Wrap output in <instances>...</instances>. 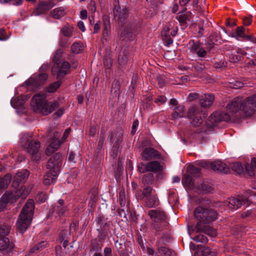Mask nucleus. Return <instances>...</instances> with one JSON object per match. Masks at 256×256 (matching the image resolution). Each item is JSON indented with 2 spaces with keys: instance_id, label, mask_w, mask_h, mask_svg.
<instances>
[{
  "instance_id": "obj_1",
  "label": "nucleus",
  "mask_w": 256,
  "mask_h": 256,
  "mask_svg": "<svg viewBox=\"0 0 256 256\" xmlns=\"http://www.w3.org/2000/svg\"><path fill=\"white\" fill-rule=\"evenodd\" d=\"M256 108V93L243 100L242 97L234 98L226 106V112H216L212 113L206 122L209 128L216 126L221 121L236 120L242 114L250 116Z\"/></svg>"
},
{
  "instance_id": "obj_2",
  "label": "nucleus",
  "mask_w": 256,
  "mask_h": 256,
  "mask_svg": "<svg viewBox=\"0 0 256 256\" xmlns=\"http://www.w3.org/2000/svg\"><path fill=\"white\" fill-rule=\"evenodd\" d=\"M30 104L34 112L44 116L52 112L59 106L58 101L48 103L46 100V94L43 92L35 94L32 99Z\"/></svg>"
},
{
  "instance_id": "obj_3",
  "label": "nucleus",
  "mask_w": 256,
  "mask_h": 256,
  "mask_svg": "<svg viewBox=\"0 0 256 256\" xmlns=\"http://www.w3.org/2000/svg\"><path fill=\"white\" fill-rule=\"evenodd\" d=\"M34 208V201L28 200L22 209L16 222L17 228L20 233L23 234L30 225Z\"/></svg>"
},
{
  "instance_id": "obj_4",
  "label": "nucleus",
  "mask_w": 256,
  "mask_h": 256,
  "mask_svg": "<svg viewBox=\"0 0 256 256\" xmlns=\"http://www.w3.org/2000/svg\"><path fill=\"white\" fill-rule=\"evenodd\" d=\"M188 117L190 120V124L194 127H200L196 132L200 134L207 131V128L202 126L206 115L204 113L202 108L200 106H192L190 107L188 112Z\"/></svg>"
},
{
  "instance_id": "obj_5",
  "label": "nucleus",
  "mask_w": 256,
  "mask_h": 256,
  "mask_svg": "<svg viewBox=\"0 0 256 256\" xmlns=\"http://www.w3.org/2000/svg\"><path fill=\"white\" fill-rule=\"evenodd\" d=\"M70 129L67 128L65 130L63 136L62 140H59L60 133L56 130H50L48 134V140L50 144L46 150V154L48 156L51 155L54 152L58 150L60 145L66 140L70 134Z\"/></svg>"
},
{
  "instance_id": "obj_6",
  "label": "nucleus",
  "mask_w": 256,
  "mask_h": 256,
  "mask_svg": "<svg viewBox=\"0 0 256 256\" xmlns=\"http://www.w3.org/2000/svg\"><path fill=\"white\" fill-rule=\"evenodd\" d=\"M194 215L201 224H208L217 218L218 214L212 208L200 206L195 208Z\"/></svg>"
},
{
  "instance_id": "obj_7",
  "label": "nucleus",
  "mask_w": 256,
  "mask_h": 256,
  "mask_svg": "<svg viewBox=\"0 0 256 256\" xmlns=\"http://www.w3.org/2000/svg\"><path fill=\"white\" fill-rule=\"evenodd\" d=\"M20 144L30 155L36 154L40 149V143L38 140L32 139V134H24L20 138Z\"/></svg>"
},
{
  "instance_id": "obj_8",
  "label": "nucleus",
  "mask_w": 256,
  "mask_h": 256,
  "mask_svg": "<svg viewBox=\"0 0 256 256\" xmlns=\"http://www.w3.org/2000/svg\"><path fill=\"white\" fill-rule=\"evenodd\" d=\"M250 200L248 198L240 196L238 198H230L224 202L223 204L227 208L228 210H233L238 209L242 206L246 208L250 205Z\"/></svg>"
},
{
  "instance_id": "obj_9",
  "label": "nucleus",
  "mask_w": 256,
  "mask_h": 256,
  "mask_svg": "<svg viewBox=\"0 0 256 256\" xmlns=\"http://www.w3.org/2000/svg\"><path fill=\"white\" fill-rule=\"evenodd\" d=\"M48 74L46 72H40L39 74L36 76H32L29 78L26 82V84L29 88L32 90L40 88L48 78Z\"/></svg>"
},
{
  "instance_id": "obj_10",
  "label": "nucleus",
  "mask_w": 256,
  "mask_h": 256,
  "mask_svg": "<svg viewBox=\"0 0 256 256\" xmlns=\"http://www.w3.org/2000/svg\"><path fill=\"white\" fill-rule=\"evenodd\" d=\"M188 233L190 236H192L194 233H198L200 232H204L206 234L214 237L216 236V230L208 226L204 225L200 222H198L194 226L188 228Z\"/></svg>"
},
{
  "instance_id": "obj_11",
  "label": "nucleus",
  "mask_w": 256,
  "mask_h": 256,
  "mask_svg": "<svg viewBox=\"0 0 256 256\" xmlns=\"http://www.w3.org/2000/svg\"><path fill=\"white\" fill-rule=\"evenodd\" d=\"M198 165L204 168H210L214 171H218L224 173H227L228 172V168L226 164L219 160L215 161L210 164H208L205 161H201L198 162Z\"/></svg>"
},
{
  "instance_id": "obj_12",
  "label": "nucleus",
  "mask_w": 256,
  "mask_h": 256,
  "mask_svg": "<svg viewBox=\"0 0 256 256\" xmlns=\"http://www.w3.org/2000/svg\"><path fill=\"white\" fill-rule=\"evenodd\" d=\"M70 68V64L68 62L62 61L54 66L52 68V73L54 74L56 72L58 78H61L68 73Z\"/></svg>"
},
{
  "instance_id": "obj_13",
  "label": "nucleus",
  "mask_w": 256,
  "mask_h": 256,
  "mask_svg": "<svg viewBox=\"0 0 256 256\" xmlns=\"http://www.w3.org/2000/svg\"><path fill=\"white\" fill-rule=\"evenodd\" d=\"M62 163V155L59 153H56L48 160L46 167L49 170L56 171V172L58 173Z\"/></svg>"
},
{
  "instance_id": "obj_14",
  "label": "nucleus",
  "mask_w": 256,
  "mask_h": 256,
  "mask_svg": "<svg viewBox=\"0 0 256 256\" xmlns=\"http://www.w3.org/2000/svg\"><path fill=\"white\" fill-rule=\"evenodd\" d=\"M67 210V206L64 200H59L57 203L52 206V214L56 218H60L64 215Z\"/></svg>"
},
{
  "instance_id": "obj_15",
  "label": "nucleus",
  "mask_w": 256,
  "mask_h": 256,
  "mask_svg": "<svg viewBox=\"0 0 256 256\" xmlns=\"http://www.w3.org/2000/svg\"><path fill=\"white\" fill-rule=\"evenodd\" d=\"M13 247V244L10 242L8 238L6 237L0 238V251L3 254L10 256Z\"/></svg>"
},
{
  "instance_id": "obj_16",
  "label": "nucleus",
  "mask_w": 256,
  "mask_h": 256,
  "mask_svg": "<svg viewBox=\"0 0 256 256\" xmlns=\"http://www.w3.org/2000/svg\"><path fill=\"white\" fill-rule=\"evenodd\" d=\"M148 215L154 223L162 222L166 219L164 212L158 210H150L148 212Z\"/></svg>"
},
{
  "instance_id": "obj_17",
  "label": "nucleus",
  "mask_w": 256,
  "mask_h": 256,
  "mask_svg": "<svg viewBox=\"0 0 256 256\" xmlns=\"http://www.w3.org/2000/svg\"><path fill=\"white\" fill-rule=\"evenodd\" d=\"M142 160H148L152 159H158L160 154L158 151L152 148H145L142 153Z\"/></svg>"
},
{
  "instance_id": "obj_18",
  "label": "nucleus",
  "mask_w": 256,
  "mask_h": 256,
  "mask_svg": "<svg viewBox=\"0 0 256 256\" xmlns=\"http://www.w3.org/2000/svg\"><path fill=\"white\" fill-rule=\"evenodd\" d=\"M56 172L48 170L44 176L43 182L44 184L48 186L56 182L58 174Z\"/></svg>"
},
{
  "instance_id": "obj_19",
  "label": "nucleus",
  "mask_w": 256,
  "mask_h": 256,
  "mask_svg": "<svg viewBox=\"0 0 256 256\" xmlns=\"http://www.w3.org/2000/svg\"><path fill=\"white\" fill-rule=\"evenodd\" d=\"M54 6V4L52 0L42 2L38 5L36 10L38 14H42L52 8Z\"/></svg>"
},
{
  "instance_id": "obj_20",
  "label": "nucleus",
  "mask_w": 256,
  "mask_h": 256,
  "mask_svg": "<svg viewBox=\"0 0 256 256\" xmlns=\"http://www.w3.org/2000/svg\"><path fill=\"white\" fill-rule=\"evenodd\" d=\"M114 15L116 18L120 22H123L128 17V10L126 8H118L114 10Z\"/></svg>"
},
{
  "instance_id": "obj_21",
  "label": "nucleus",
  "mask_w": 256,
  "mask_h": 256,
  "mask_svg": "<svg viewBox=\"0 0 256 256\" xmlns=\"http://www.w3.org/2000/svg\"><path fill=\"white\" fill-rule=\"evenodd\" d=\"M214 96L210 94H204L200 98V104L204 108H207L212 104Z\"/></svg>"
},
{
  "instance_id": "obj_22",
  "label": "nucleus",
  "mask_w": 256,
  "mask_h": 256,
  "mask_svg": "<svg viewBox=\"0 0 256 256\" xmlns=\"http://www.w3.org/2000/svg\"><path fill=\"white\" fill-rule=\"evenodd\" d=\"M13 197V194L12 192H6L0 199V212L6 207L7 204L11 201V199Z\"/></svg>"
},
{
  "instance_id": "obj_23",
  "label": "nucleus",
  "mask_w": 256,
  "mask_h": 256,
  "mask_svg": "<svg viewBox=\"0 0 256 256\" xmlns=\"http://www.w3.org/2000/svg\"><path fill=\"white\" fill-rule=\"evenodd\" d=\"M172 114V119L177 120L184 117V106L183 105H179L174 109Z\"/></svg>"
},
{
  "instance_id": "obj_24",
  "label": "nucleus",
  "mask_w": 256,
  "mask_h": 256,
  "mask_svg": "<svg viewBox=\"0 0 256 256\" xmlns=\"http://www.w3.org/2000/svg\"><path fill=\"white\" fill-rule=\"evenodd\" d=\"M148 172H158L162 171V166L158 161H152L147 163Z\"/></svg>"
},
{
  "instance_id": "obj_25",
  "label": "nucleus",
  "mask_w": 256,
  "mask_h": 256,
  "mask_svg": "<svg viewBox=\"0 0 256 256\" xmlns=\"http://www.w3.org/2000/svg\"><path fill=\"white\" fill-rule=\"evenodd\" d=\"M145 204L148 208L154 207L158 204V200L156 194H152L146 197L145 200Z\"/></svg>"
},
{
  "instance_id": "obj_26",
  "label": "nucleus",
  "mask_w": 256,
  "mask_h": 256,
  "mask_svg": "<svg viewBox=\"0 0 256 256\" xmlns=\"http://www.w3.org/2000/svg\"><path fill=\"white\" fill-rule=\"evenodd\" d=\"M12 175L8 174L0 180V193L7 188L12 180Z\"/></svg>"
},
{
  "instance_id": "obj_27",
  "label": "nucleus",
  "mask_w": 256,
  "mask_h": 256,
  "mask_svg": "<svg viewBox=\"0 0 256 256\" xmlns=\"http://www.w3.org/2000/svg\"><path fill=\"white\" fill-rule=\"evenodd\" d=\"M29 175V172L27 170L18 172L14 178V183L18 184L22 180L26 179Z\"/></svg>"
},
{
  "instance_id": "obj_28",
  "label": "nucleus",
  "mask_w": 256,
  "mask_h": 256,
  "mask_svg": "<svg viewBox=\"0 0 256 256\" xmlns=\"http://www.w3.org/2000/svg\"><path fill=\"white\" fill-rule=\"evenodd\" d=\"M26 98L24 96H20L16 98H12L10 100L12 106L14 108H16L20 106H22L25 101Z\"/></svg>"
},
{
  "instance_id": "obj_29",
  "label": "nucleus",
  "mask_w": 256,
  "mask_h": 256,
  "mask_svg": "<svg viewBox=\"0 0 256 256\" xmlns=\"http://www.w3.org/2000/svg\"><path fill=\"white\" fill-rule=\"evenodd\" d=\"M65 14V9L63 7L56 8L50 12L51 16L55 19H60Z\"/></svg>"
},
{
  "instance_id": "obj_30",
  "label": "nucleus",
  "mask_w": 256,
  "mask_h": 256,
  "mask_svg": "<svg viewBox=\"0 0 256 256\" xmlns=\"http://www.w3.org/2000/svg\"><path fill=\"white\" fill-rule=\"evenodd\" d=\"M197 189L198 192H211L214 190L212 186L207 182H204L198 186Z\"/></svg>"
},
{
  "instance_id": "obj_31",
  "label": "nucleus",
  "mask_w": 256,
  "mask_h": 256,
  "mask_svg": "<svg viewBox=\"0 0 256 256\" xmlns=\"http://www.w3.org/2000/svg\"><path fill=\"white\" fill-rule=\"evenodd\" d=\"M47 242L46 241H42L40 243L36 244L34 247L30 248L28 255H30L32 254H37L40 251L43 250L44 248L46 246Z\"/></svg>"
},
{
  "instance_id": "obj_32",
  "label": "nucleus",
  "mask_w": 256,
  "mask_h": 256,
  "mask_svg": "<svg viewBox=\"0 0 256 256\" xmlns=\"http://www.w3.org/2000/svg\"><path fill=\"white\" fill-rule=\"evenodd\" d=\"M30 192V189L26 188L25 186H21L18 190L16 192V198H20L22 199H24L28 195Z\"/></svg>"
},
{
  "instance_id": "obj_33",
  "label": "nucleus",
  "mask_w": 256,
  "mask_h": 256,
  "mask_svg": "<svg viewBox=\"0 0 256 256\" xmlns=\"http://www.w3.org/2000/svg\"><path fill=\"white\" fill-rule=\"evenodd\" d=\"M244 28L243 26H238L236 28L235 34H232L229 36L238 40L240 38H244L246 34H244Z\"/></svg>"
},
{
  "instance_id": "obj_34",
  "label": "nucleus",
  "mask_w": 256,
  "mask_h": 256,
  "mask_svg": "<svg viewBox=\"0 0 256 256\" xmlns=\"http://www.w3.org/2000/svg\"><path fill=\"white\" fill-rule=\"evenodd\" d=\"M254 168H256V158H252L251 160V166L248 164L245 165L246 172L250 176L254 175Z\"/></svg>"
},
{
  "instance_id": "obj_35",
  "label": "nucleus",
  "mask_w": 256,
  "mask_h": 256,
  "mask_svg": "<svg viewBox=\"0 0 256 256\" xmlns=\"http://www.w3.org/2000/svg\"><path fill=\"white\" fill-rule=\"evenodd\" d=\"M84 46L81 42H74L71 46L72 52L74 54H78L83 51Z\"/></svg>"
},
{
  "instance_id": "obj_36",
  "label": "nucleus",
  "mask_w": 256,
  "mask_h": 256,
  "mask_svg": "<svg viewBox=\"0 0 256 256\" xmlns=\"http://www.w3.org/2000/svg\"><path fill=\"white\" fill-rule=\"evenodd\" d=\"M10 228L11 224L10 222L1 224L0 226V236H3L8 235L10 232Z\"/></svg>"
},
{
  "instance_id": "obj_37",
  "label": "nucleus",
  "mask_w": 256,
  "mask_h": 256,
  "mask_svg": "<svg viewBox=\"0 0 256 256\" xmlns=\"http://www.w3.org/2000/svg\"><path fill=\"white\" fill-rule=\"evenodd\" d=\"M170 250L164 246L158 248V252L156 253V256H170Z\"/></svg>"
},
{
  "instance_id": "obj_38",
  "label": "nucleus",
  "mask_w": 256,
  "mask_h": 256,
  "mask_svg": "<svg viewBox=\"0 0 256 256\" xmlns=\"http://www.w3.org/2000/svg\"><path fill=\"white\" fill-rule=\"evenodd\" d=\"M231 168L232 170L236 172L238 174H241L244 172L246 170L245 168H244L242 164L238 162H236L232 164Z\"/></svg>"
},
{
  "instance_id": "obj_39",
  "label": "nucleus",
  "mask_w": 256,
  "mask_h": 256,
  "mask_svg": "<svg viewBox=\"0 0 256 256\" xmlns=\"http://www.w3.org/2000/svg\"><path fill=\"white\" fill-rule=\"evenodd\" d=\"M201 256H216L217 252L215 249L204 247L201 251Z\"/></svg>"
},
{
  "instance_id": "obj_40",
  "label": "nucleus",
  "mask_w": 256,
  "mask_h": 256,
  "mask_svg": "<svg viewBox=\"0 0 256 256\" xmlns=\"http://www.w3.org/2000/svg\"><path fill=\"white\" fill-rule=\"evenodd\" d=\"M154 181V174L152 173H148L144 175L142 182L145 184H152Z\"/></svg>"
},
{
  "instance_id": "obj_41",
  "label": "nucleus",
  "mask_w": 256,
  "mask_h": 256,
  "mask_svg": "<svg viewBox=\"0 0 256 256\" xmlns=\"http://www.w3.org/2000/svg\"><path fill=\"white\" fill-rule=\"evenodd\" d=\"M188 48L194 54L198 52L201 46L198 42H194V40H190L188 43Z\"/></svg>"
},
{
  "instance_id": "obj_42",
  "label": "nucleus",
  "mask_w": 256,
  "mask_h": 256,
  "mask_svg": "<svg viewBox=\"0 0 256 256\" xmlns=\"http://www.w3.org/2000/svg\"><path fill=\"white\" fill-rule=\"evenodd\" d=\"M73 28L70 26H64L61 30L62 34L65 36L70 38L72 36Z\"/></svg>"
},
{
  "instance_id": "obj_43",
  "label": "nucleus",
  "mask_w": 256,
  "mask_h": 256,
  "mask_svg": "<svg viewBox=\"0 0 256 256\" xmlns=\"http://www.w3.org/2000/svg\"><path fill=\"white\" fill-rule=\"evenodd\" d=\"M120 142V140L118 139V141L115 142V144H114V146L112 148V152L111 154V156L114 158L118 156V155L120 153V148L118 146V144H119V143Z\"/></svg>"
},
{
  "instance_id": "obj_44",
  "label": "nucleus",
  "mask_w": 256,
  "mask_h": 256,
  "mask_svg": "<svg viewBox=\"0 0 256 256\" xmlns=\"http://www.w3.org/2000/svg\"><path fill=\"white\" fill-rule=\"evenodd\" d=\"M118 62L122 67L124 66L127 63V56L124 52H120L118 56Z\"/></svg>"
},
{
  "instance_id": "obj_45",
  "label": "nucleus",
  "mask_w": 256,
  "mask_h": 256,
  "mask_svg": "<svg viewBox=\"0 0 256 256\" xmlns=\"http://www.w3.org/2000/svg\"><path fill=\"white\" fill-rule=\"evenodd\" d=\"M60 81L56 82L48 86L46 88V91L48 92H54L60 86Z\"/></svg>"
},
{
  "instance_id": "obj_46",
  "label": "nucleus",
  "mask_w": 256,
  "mask_h": 256,
  "mask_svg": "<svg viewBox=\"0 0 256 256\" xmlns=\"http://www.w3.org/2000/svg\"><path fill=\"white\" fill-rule=\"evenodd\" d=\"M62 53L63 52L61 49L57 50L55 52L52 58V62L54 63V64L59 63L60 62H62L60 60V58L62 56Z\"/></svg>"
},
{
  "instance_id": "obj_47",
  "label": "nucleus",
  "mask_w": 256,
  "mask_h": 256,
  "mask_svg": "<svg viewBox=\"0 0 256 256\" xmlns=\"http://www.w3.org/2000/svg\"><path fill=\"white\" fill-rule=\"evenodd\" d=\"M182 181L184 184L190 186H192L194 184L192 176L188 174H184Z\"/></svg>"
},
{
  "instance_id": "obj_48",
  "label": "nucleus",
  "mask_w": 256,
  "mask_h": 256,
  "mask_svg": "<svg viewBox=\"0 0 256 256\" xmlns=\"http://www.w3.org/2000/svg\"><path fill=\"white\" fill-rule=\"evenodd\" d=\"M154 192V190H153V188L150 186H146L142 190V194L143 196V198L144 197H148L150 196H152V194H153V192Z\"/></svg>"
},
{
  "instance_id": "obj_49",
  "label": "nucleus",
  "mask_w": 256,
  "mask_h": 256,
  "mask_svg": "<svg viewBox=\"0 0 256 256\" xmlns=\"http://www.w3.org/2000/svg\"><path fill=\"white\" fill-rule=\"evenodd\" d=\"M191 238L196 242L202 243H205L208 242L207 238L205 236L201 234L196 235L193 238Z\"/></svg>"
},
{
  "instance_id": "obj_50",
  "label": "nucleus",
  "mask_w": 256,
  "mask_h": 256,
  "mask_svg": "<svg viewBox=\"0 0 256 256\" xmlns=\"http://www.w3.org/2000/svg\"><path fill=\"white\" fill-rule=\"evenodd\" d=\"M173 26L174 24L172 22L169 23L166 26L162 32V36L167 38L169 35L168 32L171 30V28L173 27Z\"/></svg>"
},
{
  "instance_id": "obj_51",
  "label": "nucleus",
  "mask_w": 256,
  "mask_h": 256,
  "mask_svg": "<svg viewBox=\"0 0 256 256\" xmlns=\"http://www.w3.org/2000/svg\"><path fill=\"white\" fill-rule=\"evenodd\" d=\"M47 198L48 196L44 192H39L36 196V200L40 202H44Z\"/></svg>"
},
{
  "instance_id": "obj_52",
  "label": "nucleus",
  "mask_w": 256,
  "mask_h": 256,
  "mask_svg": "<svg viewBox=\"0 0 256 256\" xmlns=\"http://www.w3.org/2000/svg\"><path fill=\"white\" fill-rule=\"evenodd\" d=\"M187 168L191 174H198L200 172V169L193 164L188 165Z\"/></svg>"
},
{
  "instance_id": "obj_53",
  "label": "nucleus",
  "mask_w": 256,
  "mask_h": 256,
  "mask_svg": "<svg viewBox=\"0 0 256 256\" xmlns=\"http://www.w3.org/2000/svg\"><path fill=\"white\" fill-rule=\"evenodd\" d=\"M244 84L239 80H236L230 82V86L232 88L238 89L242 88Z\"/></svg>"
},
{
  "instance_id": "obj_54",
  "label": "nucleus",
  "mask_w": 256,
  "mask_h": 256,
  "mask_svg": "<svg viewBox=\"0 0 256 256\" xmlns=\"http://www.w3.org/2000/svg\"><path fill=\"white\" fill-rule=\"evenodd\" d=\"M70 235V231L66 230H62L60 234V240H64L65 238H68Z\"/></svg>"
},
{
  "instance_id": "obj_55",
  "label": "nucleus",
  "mask_w": 256,
  "mask_h": 256,
  "mask_svg": "<svg viewBox=\"0 0 256 256\" xmlns=\"http://www.w3.org/2000/svg\"><path fill=\"white\" fill-rule=\"evenodd\" d=\"M138 171L141 173H144L146 172H148L147 163L146 164H140L138 166Z\"/></svg>"
},
{
  "instance_id": "obj_56",
  "label": "nucleus",
  "mask_w": 256,
  "mask_h": 256,
  "mask_svg": "<svg viewBox=\"0 0 256 256\" xmlns=\"http://www.w3.org/2000/svg\"><path fill=\"white\" fill-rule=\"evenodd\" d=\"M109 28L110 24L108 22H106V20H104V28L102 32L104 36H108L110 30Z\"/></svg>"
},
{
  "instance_id": "obj_57",
  "label": "nucleus",
  "mask_w": 256,
  "mask_h": 256,
  "mask_svg": "<svg viewBox=\"0 0 256 256\" xmlns=\"http://www.w3.org/2000/svg\"><path fill=\"white\" fill-rule=\"evenodd\" d=\"M206 51L201 46L196 54L198 57L204 58L206 55Z\"/></svg>"
},
{
  "instance_id": "obj_58",
  "label": "nucleus",
  "mask_w": 256,
  "mask_h": 256,
  "mask_svg": "<svg viewBox=\"0 0 256 256\" xmlns=\"http://www.w3.org/2000/svg\"><path fill=\"white\" fill-rule=\"evenodd\" d=\"M11 2L14 5L18 6L22 4V0H0V3Z\"/></svg>"
},
{
  "instance_id": "obj_59",
  "label": "nucleus",
  "mask_w": 256,
  "mask_h": 256,
  "mask_svg": "<svg viewBox=\"0 0 256 256\" xmlns=\"http://www.w3.org/2000/svg\"><path fill=\"white\" fill-rule=\"evenodd\" d=\"M120 202L122 206H124L125 205V196L124 192V190H121L120 192Z\"/></svg>"
},
{
  "instance_id": "obj_60",
  "label": "nucleus",
  "mask_w": 256,
  "mask_h": 256,
  "mask_svg": "<svg viewBox=\"0 0 256 256\" xmlns=\"http://www.w3.org/2000/svg\"><path fill=\"white\" fill-rule=\"evenodd\" d=\"M198 98H199V96H198V94L196 93H190L188 97H187V100L188 101H192L196 99H197Z\"/></svg>"
},
{
  "instance_id": "obj_61",
  "label": "nucleus",
  "mask_w": 256,
  "mask_h": 256,
  "mask_svg": "<svg viewBox=\"0 0 256 256\" xmlns=\"http://www.w3.org/2000/svg\"><path fill=\"white\" fill-rule=\"evenodd\" d=\"M166 101V98L164 96H158L155 102L158 104H164Z\"/></svg>"
},
{
  "instance_id": "obj_62",
  "label": "nucleus",
  "mask_w": 256,
  "mask_h": 256,
  "mask_svg": "<svg viewBox=\"0 0 256 256\" xmlns=\"http://www.w3.org/2000/svg\"><path fill=\"white\" fill-rule=\"evenodd\" d=\"M240 56L235 54H232L230 57V61L233 62H236L240 61Z\"/></svg>"
},
{
  "instance_id": "obj_63",
  "label": "nucleus",
  "mask_w": 256,
  "mask_h": 256,
  "mask_svg": "<svg viewBox=\"0 0 256 256\" xmlns=\"http://www.w3.org/2000/svg\"><path fill=\"white\" fill-rule=\"evenodd\" d=\"M8 38L6 35L5 30L2 28H0V40H6Z\"/></svg>"
},
{
  "instance_id": "obj_64",
  "label": "nucleus",
  "mask_w": 256,
  "mask_h": 256,
  "mask_svg": "<svg viewBox=\"0 0 256 256\" xmlns=\"http://www.w3.org/2000/svg\"><path fill=\"white\" fill-rule=\"evenodd\" d=\"M244 40L256 44V38L252 35H246Z\"/></svg>"
}]
</instances>
